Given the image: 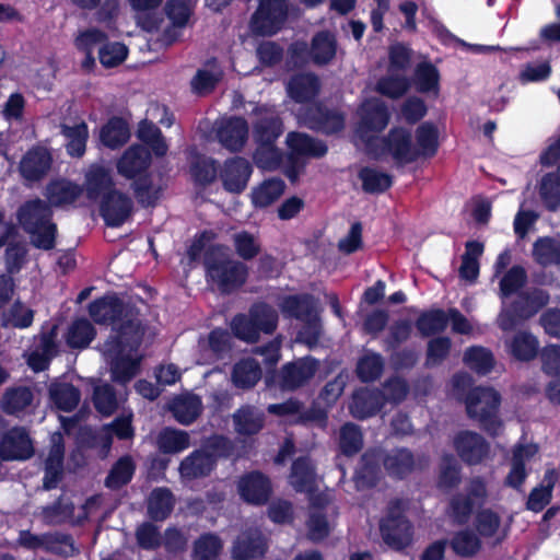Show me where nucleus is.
Here are the masks:
<instances>
[{
  "label": "nucleus",
  "mask_w": 560,
  "mask_h": 560,
  "mask_svg": "<svg viewBox=\"0 0 560 560\" xmlns=\"http://www.w3.org/2000/svg\"><path fill=\"white\" fill-rule=\"evenodd\" d=\"M243 457L236 444L226 435L213 434L201 447L184 457L178 467L179 476L185 481H194L209 477L217 468L220 459L237 460Z\"/></svg>",
  "instance_id": "f257e3e1"
},
{
  "label": "nucleus",
  "mask_w": 560,
  "mask_h": 560,
  "mask_svg": "<svg viewBox=\"0 0 560 560\" xmlns=\"http://www.w3.org/2000/svg\"><path fill=\"white\" fill-rule=\"evenodd\" d=\"M54 212L47 201L40 198L26 200L16 212L18 221L28 234L31 244L42 250H51L56 246L57 224Z\"/></svg>",
  "instance_id": "f03ea898"
},
{
  "label": "nucleus",
  "mask_w": 560,
  "mask_h": 560,
  "mask_svg": "<svg viewBox=\"0 0 560 560\" xmlns=\"http://www.w3.org/2000/svg\"><path fill=\"white\" fill-rule=\"evenodd\" d=\"M207 281L217 287L222 294H231L247 281L248 267L232 259L221 246H210L203 255Z\"/></svg>",
  "instance_id": "7ed1b4c3"
},
{
  "label": "nucleus",
  "mask_w": 560,
  "mask_h": 560,
  "mask_svg": "<svg viewBox=\"0 0 560 560\" xmlns=\"http://www.w3.org/2000/svg\"><path fill=\"white\" fill-rule=\"evenodd\" d=\"M370 148L365 151L373 160L390 156L396 165L405 166L417 162V151L410 129L394 126L378 139H370Z\"/></svg>",
  "instance_id": "20e7f679"
},
{
  "label": "nucleus",
  "mask_w": 560,
  "mask_h": 560,
  "mask_svg": "<svg viewBox=\"0 0 560 560\" xmlns=\"http://www.w3.org/2000/svg\"><path fill=\"white\" fill-rule=\"evenodd\" d=\"M465 404L468 417L478 420L480 428L489 435L497 436L502 425L498 418L500 394L492 387L477 386L469 390Z\"/></svg>",
  "instance_id": "39448f33"
},
{
  "label": "nucleus",
  "mask_w": 560,
  "mask_h": 560,
  "mask_svg": "<svg viewBox=\"0 0 560 560\" xmlns=\"http://www.w3.org/2000/svg\"><path fill=\"white\" fill-rule=\"evenodd\" d=\"M319 369V361L312 355L284 363L279 371L265 375L266 386L278 387L282 392H295L305 387Z\"/></svg>",
  "instance_id": "423d86ee"
},
{
  "label": "nucleus",
  "mask_w": 560,
  "mask_h": 560,
  "mask_svg": "<svg viewBox=\"0 0 560 560\" xmlns=\"http://www.w3.org/2000/svg\"><path fill=\"white\" fill-rule=\"evenodd\" d=\"M401 504L400 499L390 501L386 517L380 522L383 541L395 551H402L409 547L413 536L411 522L400 511Z\"/></svg>",
  "instance_id": "0eeeda50"
},
{
  "label": "nucleus",
  "mask_w": 560,
  "mask_h": 560,
  "mask_svg": "<svg viewBox=\"0 0 560 560\" xmlns=\"http://www.w3.org/2000/svg\"><path fill=\"white\" fill-rule=\"evenodd\" d=\"M289 14V0H259L250 19V30L258 36H272L280 32Z\"/></svg>",
  "instance_id": "6e6552de"
},
{
  "label": "nucleus",
  "mask_w": 560,
  "mask_h": 560,
  "mask_svg": "<svg viewBox=\"0 0 560 560\" xmlns=\"http://www.w3.org/2000/svg\"><path fill=\"white\" fill-rule=\"evenodd\" d=\"M389 120L390 113L384 102L373 100L362 105L355 132L364 143L365 151L370 148V139H378L376 133L385 130Z\"/></svg>",
  "instance_id": "1a4fd4ad"
},
{
  "label": "nucleus",
  "mask_w": 560,
  "mask_h": 560,
  "mask_svg": "<svg viewBox=\"0 0 560 560\" xmlns=\"http://www.w3.org/2000/svg\"><path fill=\"white\" fill-rule=\"evenodd\" d=\"M116 335L105 342V352H136L142 343L145 326L139 318V312L125 316L119 322Z\"/></svg>",
  "instance_id": "9d476101"
},
{
  "label": "nucleus",
  "mask_w": 560,
  "mask_h": 560,
  "mask_svg": "<svg viewBox=\"0 0 560 560\" xmlns=\"http://www.w3.org/2000/svg\"><path fill=\"white\" fill-rule=\"evenodd\" d=\"M88 311L93 322L98 325H115L125 316L138 313L135 305L126 303L115 292H108L93 300L89 304Z\"/></svg>",
  "instance_id": "9b49d317"
},
{
  "label": "nucleus",
  "mask_w": 560,
  "mask_h": 560,
  "mask_svg": "<svg viewBox=\"0 0 560 560\" xmlns=\"http://www.w3.org/2000/svg\"><path fill=\"white\" fill-rule=\"evenodd\" d=\"M488 497L487 482L480 476L472 477L467 486V493H456L450 500V510L454 521L464 525L475 510V500L483 504Z\"/></svg>",
  "instance_id": "f8f14e48"
},
{
  "label": "nucleus",
  "mask_w": 560,
  "mask_h": 560,
  "mask_svg": "<svg viewBox=\"0 0 560 560\" xmlns=\"http://www.w3.org/2000/svg\"><path fill=\"white\" fill-rule=\"evenodd\" d=\"M453 447L467 466L482 464L491 452L490 443L481 434L470 430L457 432L453 439Z\"/></svg>",
  "instance_id": "ddd939ff"
},
{
  "label": "nucleus",
  "mask_w": 560,
  "mask_h": 560,
  "mask_svg": "<svg viewBox=\"0 0 560 560\" xmlns=\"http://www.w3.org/2000/svg\"><path fill=\"white\" fill-rule=\"evenodd\" d=\"M381 459L386 475L394 481L407 480L419 468L415 453L405 446L381 451Z\"/></svg>",
  "instance_id": "4468645a"
},
{
  "label": "nucleus",
  "mask_w": 560,
  "mask_h": 560,
  "mask_svg": "<svg viewBox=\"0 0 560 560\" xmlns=\"http://www.w3.org/2000/svg\"><path fill=\"white\" fill-rule=\"evenodd\" d=\"M34 452L31 436L24 427H12L0 440V458L4 462L27 460Z\"/></svg>",
  "instance_id": "2eb2a0df"
},
{
  "label": "nucleus",
  "mask_w": 560,
  "mask_h": 560,
  "mask_svg": "<svg viewBox=\"0 0 560 560\" xmlns=\"http://www.w3.org/2000/svg\"><path fill=\"white\" fill-rule=\"evenodd\" d=\"M304 120L310 129L327 136L342 131L346 125L342 112L329 108L323 103L308 107L304 113Z\"/></svg>",
  "instance_id": "dca6fc26"
},
{
  "label": "nucleus",
  "mask_w": 560,
  "mask_h": 560,
  "mask_svg": "<svg viewBox=\"0 0 560 560\" xmlns=\"http://www.w3.org/2000/svg\"><path fill=\"white\" fill-rule=\"evenodd\" d=\"M132 210V199L117 189L106 194L100 202V214L109 228L121 226L130 218Z\"/></svg>",
  "instance_id": "f3484780"
},
{
  "label": "nucleus",
  "mask_w": 560,
  "mask_h": 560,
  "mask_svg": "<svg viewBox=\"0 0 560 560\" xmlns=\"http://www.w3.org/2000/svg\"><path fill=\"white\" fill-rule=\"evenodd\" d=\"M253 166L243 156H233L224 161L220 172L222 187L230 194H242L248 184Z\"/></svg>",
  "instance_id": "a211bd4d"
},
{
  "label": "nucleus",
  "mask_w": 560,
  "mask_h": 560,
  "mask_svg": "<svg viewBox=\"0 0 560 560\" xmlns=\"http://www.w3.org/2000/svg\"><path fill=\"white\" fill-rule=\"evenodd\" d=\"M52 161V154L46 147L34 145L20 161V175L27 182H39L50 171Z\"/></svg>",
  "instance_id": "6ab92c4d"
},
{
  "label": "nucleus",
  "mask_w": 560,
  "mask_h": 560,
  "mask_svg": "<svg viewBox=\"0 0 560 560\" xmlns=\"http://www.w3.org/2000/svg\"><path fill=\"white\" fill-rule=\"evenodd\" d=\"M238 493L249 504L265 505L272 494L271 481L259 470L249 471L241 477Z\"/></svg>",
  "instance_id": "aec40b11"
},
{
  "label": "nucleus",
  "mask_w": 560,
  "mask_h": 560,
  "mask_svg": "<svg viewBox=\"0 0 560 560\" xmlns=\"http://www.w3.org/2000/svg\"><path fill=\"white\" fill-rule=\"evenodd\" d=\"M288 96L296 104L313 103L319 95L322 82L314 72L292 74L285 85Z\"/></svg>",
  "instance_id": "412c9836"
},
{
  "label": "nucleus",
  "mask_w": 560,
  "mask_h": 560,
  "mask_svg": "<svg viewBox=\"0 0 560 560\" xmlns=\"http://www.w3.org/2000/svg\"><path fill=\"white\" fill-rule=\"evenodd\" d=\"M381 450L369 448L360 457L353 475L357 490H369L377 486L381 479Z\"/></svg>",
  "instance_id": "4be33fe9"
},
{
  "label": "nucleus",
  "mask_w": 560,
  "mask_h": 560,
  "mask_svg": "<svg viewBox=\"0 0 560 560\" xmlns=\"http://www.w3.org/2000/svg\"><path fill=\"white\" fill-rule=\"evenodd\" d=\"M219 142L231 152H241L248 139V124L245 118L233 116L222 121L217 131Z\"/></svg>",
  "instance_id": "5701e85b"
},
{
  "label": "nucleus",
  "mask_w": 560,
  "mask_h": 560,
  "mask_svg": "<svg viewBox=\"0 0 560 560\" xmlns=\"http://www.w3.org/2000/svg\"><path fill=\"white\" fill-rule=\"evenodd\" d=\"M57 327L42 332L35 348L27 358V364L34 372L46 371L51 360L58 354Z\"/></svg>",
  "instance_id": "b1692460"
},
{
  "label": "nucleus",
  "mask_w": 560,
  "mask_h": 560,
  "mask_svg": "<svg viewBox=\"0 0 560 560\" xmlns=\"http://www.w3.org/2000/svg\"><path fill=\"white\" fill-rule=\"evenodd\" d=\"M385 406L384 393L380 388H360L352 395L351 415L364 420L378 413Z\"/></svg>",
  "instance_id": "393cba45"
},
{
  "label": "nucleus",
  "mask_w": 560,
  "mask_h": 560,
  "mask_svg": "<svg viewBox=\"0 0 560 560\" xmlns=\"http://www.w3.org/2000/svg\"><path fill=\"white\" fill-rule=\"evenodd\" d=\"M151 163L149 150L140 144L129 147L117 162L118 173L127 179H133L144 173Z\"/></svg>",
  "instance_id": "a878e982"
},
{
  "label": "nucleus",
  "mask_w": 560,
  "mask_h": 560,
  "mask_svg": "<svg viewBox=\"0 0 560 560\" xmlns=\"http://www.w3.org/2000/svg\"><path fill=\"white\" fill-rule=\"evenodd\" d=\"M316 466L310 456H299L291 465L289 482L296 492L313 493L317 488Z\"/></svg>",
  "instance_id": "bb28decb"
},
{
  "label": "nucleus",
  "mask_w": 560,
  "mask_h": 560,
  "mask_svg": "<svg viewBox=\"0 0 560 560\" xmlns=\"http://www.w3.org/2000/svg\"><path fill=\"white\" fill-rule=\"evenodd\" d=\"M235 432L241 436H254L265 427L266 416L262 410L253 405H242L232 415Z\"/></svg>",
  "instance_id": "cd10ccee"
},
{
  "label": "nucleus",
  "mask_w": 560,
  "mask_h": 560,
  "mask_svg": "<svg viewBox=\"0 0 560 560\" xmlns=\"http://www.w3.org/2000/svg\"><path fill=\"white\" fill-rule=\"evenodd\" d=\"M84 187L86 198L91 201L102 200L106 194L116 190L110 171L100 164L90 166L85 174Z\"/></svg>",
  "instance_id": "c85d7f7f"
},
{
  "label": "nucleus",
  "mask_w": 560,
  "mask_h": 560,
  "mask_svg": "<svg viewBox=\"0 0 560 560\" xmlns=\"http://www.w3.org/2000/svg\"><path fill=\"white\" fill-rule=\"evenodd\" d=\"M131 131L127 119L121 116H112L101 127L98 139L103 147L110 150L122 148L130 139Z\"/></svg>",
  "instance_id": "c756f323"
},
{
  "label": "nucleus",
  "mask_w": 560,
  "mask_h": 560,
  "mask_svg": "<svg viewBox=\"0 0 560 560\" xmlns=\"http://www.w3.org/2000/svg\"><path fill=\"white\" fill-rule=\"evenodd\" d=\"M83 187L66 178L54 179L46 186L47 203L51 207H63L74 203L82 195Z\"/></svg>",
  "instance_id": "7c9ffc66"
},
{
  "label": "nucleus",
  "mask_w": 560,
  "mask_h": 560,
  "mask_svg": "<svg viewBox=\"0 0 560 560\" xmlns=\"http://www.w3.org/2000/svg\"><path fill=\"white\" fill-rule=\"evenodd\" d=\"M310 46L313 63L317 67L328 66L336 58L338 42L336 35L329 30L316 32Z\"/></svg>",
  "instance_id": "2f4dec72"
},
{
  "label": "nucleus",
  "mask_w": 560,
  "mask_h": 560,
  "mask_svg": "<svg viewBox=\"0 0 560 560\" xmlns=\"http://www.w3.org/2000/svg\"><path fill=\"white\" fill-rule=\"evenodd\" d=\"M290 154L296 158L319 159L326 155L328 151L327 144L306 133L290 132L287 138Z\"/></svg>",
  "instance_id": "473e14b6"
},
{
  "label": "nucleus",
  "mask_w": 560,
  "mask_h": 560,
  "mask_svg": "<svg viewBox=\"0 0 560 560\" xmlns=\"http://www.w3.org/2000/svg\"><path fill=\"white\" fill-rule=\"evenodd\" d=\"M221 167L217 160L203 154H196L189 164V174L194 184L206 188L220 175Z\"/></svg>",
  "instance_id": "72a5a7b5"
},
{
  "label": "nucleus",
  "mask_w": 560,
  "mask_h": 560,
  "mask_svg": "<svg viewBox=\"0 0 560 560\" xmlns=\"http://www.w3.org/2000/svg\"><path fill=\"white\" fill-rule=\"evenodd\" d=\"M105 354L109 358L113 382L126 385L138 374L140 369V361L138 359H132L130 355L125 354V352H105Z\"/></svg>",
  "instance_id": "f704fd0d"
},
{
  "label": "nucleus",
  "mask_w": 560,
  "mask_h": 560,
  "mask_svg": "<svg viewBox=\"0 0 560 560\" xmlns=\"http://www.w3.org/2000/svg\"><path fill=\"white\" fill-rule=\"evenodd\" d=\"M550 295L542 289H534L518 294L512 304L515 313L522 319H529L544 308L549 302Z\"/></svg>",
  "instance_id": "c9c22d12"
},
{
  "label": "nucleus",
  "mask_w": 560,
  "mask_h": 560,
  "mask_svg": "<svg viewBox=\"0 0 560 560\" xmlns=\"http://www.w3.org/2000/svg\"><path fill=\"white\" fill-rule=\"evenodd\" d=\"M281 310L288 317L295 318L305 324L315 319L313 296L310 294L288 295L281 303Z\"/></svg>",
  "instance_id": "e433bc0d"
},
{
  "label": "nucleus",
  "mask_w": 560,
  "mask_h": 560,
  "mask_svg": "<svg viewBox=\"0 0 560 560\" xmlns=\"http://www.w3.org/2000/svg\"><path fill=\"white\" fill-rule=\"evenodd\" d=\"M262 371L259 362L254 358H244L236 362L232 370V381L241 389L253 388L261 378Z\"/></svg>",
  "instance_id": "4c0bfd02"
},
{
  "label": "nucleus",
  "mask_w": 560,
  "mask_h": 560,
  "mask_svg": "<svg viewBox=\"0 0 560 560\" xmlns=\"http://www.w3.org/2000/svg\"><path fill=\"white\" fill-rule=\"evenodd\" d=\"M175 499L166 487L152 490L148 499V516L153 522L165 521L173 512Z\"/></svg>",
  "instance_id": "58836bf2"
},
{
  "label": "nucleus",
  "mask_w": 560,
  "mask_h": 560,
  "mask_svg": "<svg viewBox=\"0 0 560 560\" xmlns=\"http://www.w3.org/2000/svg\"><path fill=\"white\" fill-rule=\"evenodd\" d=\"M267 544L260 535H242L234 541L232 556L234 560H255L262 558Z\"/></svg>",
  "instance_id": "ea45409f"
},
{
  "label": "nucleus",
  "mask_w": 560,
  "mask_h": 560,
  "mask_svg": "<svg viewBox=\"0 0 560 560\" xmlns=\"http://www.w3.org/2000/svg\"><path fill=\"white\" fill-rule=\"evenodd\" d=\"M131 188L136 200L143 208L155 207L162 196V187L154 184L150 173L133 178Z\"/></svg>",
  "instance_id": "a19ab883"
},
{
  "label": "nucleus",
  "mask_w": 560,
  "mask_h": 560,
  "mask_svg": "<svg viewBox=\"0 0 560 560\" xmlns=\"http://www.w3.org/2000/svg\"><path fill=\"white\" fill-rule=\"evenodd\" d=\"M416 151L417 161L420 158H433L439 150V130L438 127L430 121H424L416 129Z\"/></svg>",
  "instance_id": "79ce46f5"
},
{
  "label": "nucleus",
  "mask_w": 560,
  "mask_h": 560,
  "mask_svg": "<svg viewBox=\"0 0 560 560\" xmlns=\"http://www.w3.org/2000/svg\"><path fill=\"white\" fill-rule=\"evenodd\" d=\"M34 394L27 386L9 387L2 395L1 409L7 415H18L32 405Z\"/></svg>",
  "instance_id": "37998d69"
},
{
  "label": "nucleus",
  "mask_w": 560,
  "mask_h": 560,
  "mask_svg": "<svg viewBox=\"0 0 560 560\" xmlns=\"http://www.w3.org/2000/svg\"><path fill=\"white\" fill-rule=\"evenodd\" d=\"M285 183L279 177L265 179L252 191V201L257 208H267L284 192Z\"/></svg>",
  "instance_id": "c03bdc74"
},
{
  "label": "nucleus",
  "mask_w": 560,
  "mask_h": 560,
  "mask_svg": "<svg viewBox=\"0 0 560 560\" xmlns=\"http://www.w3.org/2000/svg\"><path fill=\"white\" fill-rule=\"evenodd\" d=\"M509 350L515 360L529 362L539 353V341L528 331H518L513 336Z\"/></svg>",
  "instance_id": "a18cd8bd"
},
{
  "label": "nucleus",
  "mask_w": 560,
  "mask_h": 560,
  "mask_svg": "<svg viewBox=\"0 0 560 560\" xmlns=\"http://www.w3.org/2000/svg\"><path fill=\"white\" fill-rule=\"evenodd\" d=\"M49 396L57 409L63 412L73 411L81 399L78 387L71 383H54L49 387Z\"/></svg>",
  "instance_id": "49530a36"
},
{
  "label": "nucleus",
  "mask_w": 560,
  "mask_h": 560,
  "mask_svg": "<svg viewBox=\"0 0 560 560\" xmlns=\"http://www.w3.org/2000/svg\"><path fill=\"white\" fill-rule=\"evenodd\" d=\"M283 132V124L279 116L259 117L253 127V137L257 144L276 143Z\"/></svg>",
  "instance_id": "de8ad7c7"
},
{
  "label": "nucleus",
  "mask_w": 560,
  "mask_h": 560,
  "mask_svg": "<svg viewBox=\"0 0 560 560\" xmlns=\"http://www.w3.org/2000/svg\"><path fill=\"white\" fill-rule=\"evenodd\" d=\"M136 464L130 455L119 457L112 466L105 478V486L118 490L128 485L135 475Z\"/></svg>",
  "instance_id": "09e8293b"
},
{
  "label": "nucleus",
  "mask_w": 560,
  "mask_h": 560,
  "mask_svg": "<svg viewBox=\"0 0 560 560\" xmlns=\"http://www.w3.org/2000/svg\"><path fill=\"white\" fill-rule=\"evenodd\" d=\"M447 544L452 551L460 558H472L482 547L478 535L468 528L455 532Z\"/></svg>",
  "instance_id": "8fccbe9b"
},
{
  "label": "nucleus",
  "mask_w": 560,
  "mask_h": 560,
  "mask_svg": "<svg viewBox=\"0 0 560 560\" xmlns=\"http://www.w3.org/2000/svg\"><path fill=\"white\" fill-rule=\"evenodd\" d=\"M201 408L202 402L198 395L175 398L171 405L174 418L184 425L195 422L201 413Z\"/></svg>",
  "instance_id": "3c124183"
},
{
  "label": "nucleus",
  "mask_w": 560,
  "mask_h": 560,
  "mask_svg": "<svg viewBox=\"0 0 560 560\" xmlns=\"http://www.w3.org/2000/svg\"><path fill=\"white\" fill-rule=\"evenodd\" d=\"M416 328L422 337H431L443 332L448 325L447 313L442 308L422 312L416 323Z\"/></svg>",
  "instance_id": "603ef678"
},
{
  "label": "nucleus",
  "mask_w": 560,
  "mask_h": 560,
  "mask_svg": "<svg viewBox=\"0 0 560 560\" xmlns=\"http://www.w3.org/2000/svg\"><path fill=\"white\" fill-rule=\"evenodd\" d=\"M61 133L67 139V153L72 158L83 156L89 139V127L86 122L81 121L74 126L61 125Z\"/></svg>",
  "instance_id": "864d4df0"
},
{
  "label": "nucleus",
  "mask_w": 560,
  "mask_h": 560,
  "mask_svg": "<svg viewBox=\"0 0 560 560\" xmlns=\"http://www.w3.org/2000/svg\"><path fill=\"white\" fill-rule=\"evenodd\" d=\"M538 194L548 211L560 210V175L555 172L546 173L539 182Z\"/></svg>",
  "instance_id": "5fc2aeb1"
},
{
  "label": "nucleus",
  "mask_w": 560,
  "mask_h": 560,
  "mask_svg": "<svg viewBox=\"0 0 560 560\" xmlns=\"http://www.w3.org/2000/svg\"><path fill=\"white\" fill-rule=\"evenodd\" d=\"M137 137L153 152L155 156L163 158L166 155L168 145L161 129L152 121L142 120L139 124Z\"/></svg>",
  "instance_id": "6e6d98bb"
},
{
  "label": "nucleus",
  "mask_w": 560,
  "mask_h": 560,
  "mask_svg": "<svg viewBox=\"0 0 560 560\" xmlns=\"http://www.w3.org/2000/svg\"><path fill=\"white\" fill-rule=\"evenodd\" d=\"M384 368L385 361L382 354L368 352L359 358L355 365V374L362 383H372L382 376Z\"/></svg>",
  "instance_id": "4d7b16f0"
},
{
  "label": "nucleus",
  "mask_w": 560,
  "mask_h": 560,
  "mask_svg": "<svg viewBox=\"0 0 560 560\" xmlns=\"http://www.w3.org/2000/svg\"><path fill=\"white\" fill-rule=\"evenodd\" d=\"M96 330L86 318L72 322L66 334V342L71 349H85L95 338Z\"/></svg>",
  "instance_id": "13d9d810"
},
{
  "label": "nucleus",
  "mask_w": 560,
  "mask_h": 560,
  "mask_svg": "<svg viewBox=\"0 0 560 560\" xmlns=\"http://www.w3.org/2000/svg\"><path fill=\"white\" fill-rule=\"evenodd\" d=\"M358 176L362 182L363 191L368 194H383L393 185L392 175L370 166L362 167Z\"/></svg>",
  "instance_id": "bf43d9fd"
},
{
  "label": "nucleus",
  "mask_w": 560,
  "mask_h": 560,
  "mask_svg": "<svg viewBox=\"0 0 560 560\" xmlns=\"http://www.w3.org/2000/svg\"><path fill=\"white\" fill-rule=\"evenodd\" d=\"M158 447L163 454H176L189 447V434L185 431L165 428L158 435Z\"/></svg>",
  "instance_id": "052dcab7"
},
{
  "label": "nucleus",
  "mask_w": 560,
  "mask_h": 560,
  "mask_svg": "<svg viewBox=\"0 0 560 560\" xmlns=\"http://www.w3.org/2000/svg\"><path fill=\"white\" fill-rule=\"evenodd\" d=\"M465 364L478 374L486 375L494 368L493 353L481 346L469 347L464 353Z\"/></svg>",
  "instance_id": "680f3d73"
},
{
  "label": "nucleus",
  "mask_w": 560,
  "mask_h": 560,
  "mask_svg": "<svg viewBox=\"0 0 560 560\" xmlns=\"http://www.w3.org/2000/svg\"><path fill=\"white\" fill-rule=\"evenodd\" d=\"M92 401L95 410L103 417H109L118 409L116 389L108 383L94 387Z\"/></svg>",
  "instance_id": "e2e57ef3"
},
{
  "label": "nucleus",
  "mask_w": 560,
  "mask_h": 560,
  "mask_svg": "<svg viewBox=\"0 0 560 560\" xmlns=\"http://www.w3.org/2000/svg\"><path fill=\"white\" fill-rule=\"evenodd\" d=\"M415 86L420 93L438 92L440 88V72L428 61L417 65L415 69Z\"/></svg>",
  "instance_id": "0e129e2a"
},
{
  "label": "nucleus",
  "mask_w": 560,
  "mask_h": 560,
  "mask_svg": "<svg viewBox=\"0 0 560 560\" xmlns=\"http://www.w3.org/2000/svg\"><path fill=\"white\" fill-rule=\"evenodd\" d=\"M462 482V468L452 454L442 457L441 468L438 476V487L441 490H452Z\"/></svg>",
  "instance_id": "69168bd1"
},
{
  "label": "nucleus",
  "mask_w": 560,
  "mask_h": 560,
  "mask_svg": "<svg viewBox=\"0 0 560 560\" xmlns=\"http://www.w3.org/2000/svg\"><path fill=\"white\" fill-rule=\"evenodd\" d=\"M533 255L542 267L560 266V244L551 237H540L533 246Z\"/></svg>",
  "instance_id": "338daca9"
},
{
  "label": "nucleus",
  "mask_w": 560,
  "mask_h": 560,
  "mask_svg": "<svg viewBox=\"0 0 560 560\" xmlns=\"http://www.w3.org/2000/svg\"><path fill=\"white\" fill-rule=\"evenodd\" d=\"M222 541L214 533L201 534L194 542L195 560H215L222 549Z\"/></svg>",
  "instance_id": "774afa93"
}]
</instances>
